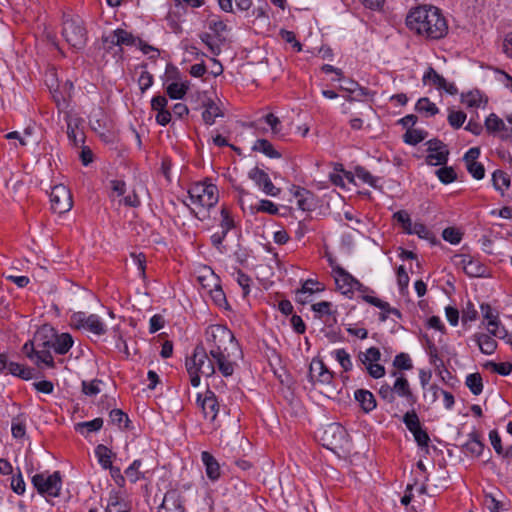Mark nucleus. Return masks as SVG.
<instances>
[{
	"instance_id": "obj_1",
	"label": "nucleus",
	"mask_w": 512,
	"mask_h": 512,
	"mask_svg": "<svg viewBox=\"0 0 512 512\" xmlns=\"http://www.w3.org/2000/svg\"><path fill=\"white\" fill-rule=\"evenodd\" d=\"M206 350L215 359L218 371L224 376H232L235 362L231 360L228 345L239 349V343L232 331L225 325L213 324L205 330Z\"/></svg>"
},
{
	"instance_id": "obj_2",
	"label": "nucleus",
	"mask_w": 512,
	"mask_h": 512,
	"mask_svg": "<svg viewBox=\"0 0 512 512\" xmlns=\"http://www.w3.org/2000/svg\"><path fill=\"white\" fill-rule=\"evenodd\" d=\"M407 27L430 40H438L448 33V24L440 9L435 6H419L406 17Z\"/></svg>"
},
{
	"instance_id": "obj_3",
	"label": "nucleus",
	"mask_w": 512,
	"mask_h": 512,
	"mask_svg": "<svg viewBox=\"0 0 512 512\" xmlns=\"http://www.w3.org/2000/svg\"><path fill=\"white\" fill-rule=\"evenodd\" d=\"M185 365L193 387L199 386L200 375L211 377L215 374L217 367L215 359L209 355L202 344L194 348L192 356L186 359Z\"/></svg>"
},
{
	"instance_id": "obj_4",
	"label": "nucleus",
	"mask_w": 512,
	"mask_h": 512,
	"mask_svg": "<svg viewBox=\"0 0 512 512\" xmlns=\"http://www.w3.org/2000/svg\"><path fill=\"white\" fill-rule=\"evenodd\" d=\"M61 34L67 44L74 50L79 51L86 46L87 30L83 20L79 17L64 15Z\"/></svg>"
},
{
	"instance_id": "obj_5",
	"label": "nucleus",
	"mask_w": 512,
	"mask_h": 512,
	"mask_svg": "<svg viewBox=\"0 0 512 512\" xmlns=\"http://www.w3.org/2000/svg\"><path fill=\"white\" fill-rule=\"evenodd\" d=\"M188 194L193 204L206 209L214 207L219 199L217 186L207 182L194 184Z\"/></svg>"
},
{
	"instance_id": "obj_6",
	"label": "nucleus",
	"mask_w": 512,
	"mask_h": 512,
	"mask_svg": "<svg viewBox=\"0 0 512 512\" xmlns=\"http://www.w3.org/2000/svg\"><path fill=\"white\" fill-rule=\"evenodd\" d=\"M319 439L323 447L336 452L347 443L348 433L341 424L330 423L320 431Z\"/></svg>"
},
{
	"instance_id": "obj_7",
	"label": "nucleus",
	"mask_w": 512,
	"mask_h": 512,
	"mask_svg": "<svg viewBox=\"0 0 512 512\" xmlns=\"http://www.w3.org/2000/svg\"><path fill=\"white\" fill-rule=\"evenodd\" d=\"M70 325L72 328L80 330L85 329L97 336L106 333V325L96 314L87 315L85 312H75L71 315Z\"/></svg>"
},
{
	"instance_id": "obj_8",
	"label": "nucleus",
	"mask_w": 512,
	"mask_h": 512,
	"mask_svg": "<svg viewBox=\"0 0 512 512\" xmlns=\"http://www.w3.org/2000/svg\"><path fill=\"white\" fill-rule=\"evenodd\" d=\"M32 483L39 494L50 497H58L62 485L59 471L46 475L44 473L35 474L32 477Z\"/></svg>"
},
{
	"instance_id": "obj_9",
	"label": "nucleus",
	"mask_w": 512,
	"mask_h": 512,
	"mask_svg": "<svg viewBox=\"0 0 512 512\" xmlns=\"http://www.w3.org/2000/svg\"><path fill=\"white\" fill-rule=\"evenodd\" d=\"M50 202L52 211L60 215L70 211L73 206L71 192L63 184L55 185L52 188Z\"/></svg>"
},
{
	"instance_id": "obj_10",
	"label": "nucleus",
	"mask_w": 512,
	"mask_h": 512,
	"mask_svg": "<svg viewBox=\"0 0 512 512\" xmlns=\"http://www.w3.org/2000/svg\"><path fill=\"white\" fill-rule=\"evenodd\" d=\"M196 106L193 109L203 108L202 119L207 125H212L217 117H223L224 113L220 107L210 98L207 92L196 93Z\"/></svg>"
},
{
	"instance_id": "obj_11",
	"label": "nucleus",
	"mask_w": 512,
	"mask_h": 512,
	"mask_svg": "<svg viewBox=\"0 0 512 512\" xmlns=\"http://www.w3.org/2000/svg\"><path fill=\"white\" fill-rule=\"evenodd\" d=\"M330 266L332 267V274L337 286V290L340 291L343 295L352 298L354 293V285L357 283V279L343 267L339 265H333L331 260Z\"/></svg>"
},
{
	"instance_id": "obj_12",
	"label": "nucleus",
	"mask_w": 512,
	"mask_h": 512,
	"mask_svg": "<svg viewBox=\"0 0 512 512\" xmlns=\"http://www.w3.org/2000/svg\"><path fill=\"white\" fill-rule=\"evenodd\" d=\"M391 376L396 378L393 384L395 397L398 396L404 398L407 404L413 407L417 403V396L413 393L406 376L396 370L391 372Z\"/></svg>"
},
{
	"instance_id": "obj_13",
	"label": "nucleus",
	"mask_w": 512,
	"mask_h": 512,
	"mask_svg": "<svg viewBox=\"0 0 512 512\" xmlns=\"http://www.w3.org/2000/svg\"><path fill=\"white\" fill-rule=\"evenodd\" d=\"M248 177L268 196L276 197L281 192V189L272 183L269 175L259 167L252 168L248 172Z\"/></svg>"
},
{
	"instance_id": "obj_14",
	"label": "nucleus",
	"mask_w": 512,
	"mask_h": 512,
	"mask_svg": "<svg viewBox=\"0 0 512 512\" xmlns=\"http://www.w3.org/2000/svg\"><path fill=\"white\" fill-rule=\"evenodd\" d=\"M422 81L425 85H432L438 90H444L450 95H456L458 93L457 87L453 83H448L433 67H428L423 75Z\"/></svg>"
},
{
	"instance_id": "obj_15",
	"label": "nucleus",
	"mask_w": 512,
	"mask_h": 512,
	"mask_svg": "<svg viewBox=\"0 0 512 512\" xmlns=\"http://www.w3.org/2000/svg\"><path fill=\"white\" fill-rule=\"evenodd\" d=\"M461 264L465 274L469 277H488L490 275L489 268L478 258L470 255L461 256Z\"/></svg>"
},
{
	"instance_id": "obj_16",
	"label": "nucleus",
	"mask_w": 512,
	"mask_h": 512,
	"mask_svg": "<svg viewBox=\"0 0 512 512\" xmlns=\"http://www.w3.org/2000/svg\"><path fill=\"white\" fill-rule=\"evenodd\" d=\"M197 402L202 408L204 418L213 422L219 412V403L215 393L211 390H207L203 399L201 398V394H198Z\"/></svg>"
},
{
	"instance_id": "obj_17",
	"label": "nucleus",
	"mask_w": 512,
	"mask_h": 512,
	"mask_svg": "<svg viewBox=\"0 0 512 512\" xmlns=\"http://www.w3.org/2000/svg\"><path fill=\"white\" fill-rule=\"evenodd\" d=\"M138 39L133 36L132 33L124 29H116L108 36L102 38L103 43L108 45V48L112 46H137Z\"/></svg>"
},
{
	"instance_id": "obj_18",
	"label": "nucleus",
	"mask_w": 512,
	"mask_h": 512,
	"mask_svg": "<svg viewBox=\"0 0 512 512\" xmlns=\"http://www.w3.org/2000/svg\"><path fill=\"white\" fill-rule=\"evenodd\" d=\"M161 510H165V512H184V499L180 491L177 489L168 490L159 506V511Z\"/></svg>"
},
{
	"instance_id": "obj_19",
	"label": "nucleus",
	"mask_w": 512,
	"mask_h": 512,
	"mask_svg": "<svg viewBox=\"0 0 512 512\" xmlns=\"http://www.w3.org/2000/svg\"><path fill=\"white\" fill-rule=\"evenodd\" d=\"M57 336L56 330L50 325H43L34 334L33 340L37 349L53 348V342Z\"/></svg>"
},
{
	"instance_id": "obj_20",
	"label": "nucleus",
	"mask_w": 512,
	"mask_h": 512,
	"mask_svg": "<svg viewBox=\"0 0 512 512\" xmlns=\"http://www.w3.org/2000/svg\"><path fill=\"white\" fill-rule=\"evenodd\" d=\"M317 372V381L322 384H330L334 378V373L330 371L322 360L314 359L310 364L309 375L313 379Z\"/></svg>"
},
{
	"instance_id": "obj_21",
	"label": "nucleus",
	"mask_w": 512,
	"mask_h": 512,
	"mask_svg": "<svg viewBox=\"0 0 512 512\" xmlns=\"http://www.w3.org/2000/svg\"><path fill=\"white\" fill-rule=\"evenodd\" d=\"M201 460L205 466V472L211 481H217L221 477V468L217 459L208 451L201 453Z\"/></svg>"
},
{
	"instance_id": "obj_22",
	"label": "nucleus",
	"mask_w": 512,
	"mask_h": 512,
	"mask_svg": "<svg viewBox=\"0 0 512 512\" xmlns=\"http://www.w3.org/2000/svg\"><path fill=\"white\" fill-rule=\"evenodd\" d=\"M64 120L67 124V136L69 141L74 146H79L80 143L84 142V133L82 131H77L78 121L77 118H72L70 113H65Z\"/></svg>"
},
{
	"instance_id": "obj_23",
	"label": "nucleus",
	"mask_w": 512,
	"mask_h": 512,
	"mask_svg": "<svg viewBox=\"0 0 512 512\" xmlns=\"http://www.w3.org/2000/svg\"><path fill=\"white\" fill-rule=\"evenodd\" d=\"M293 195L297 198V206L302 211H312L314 208V194L303 188L294 186Z\"/></svg>"
},
{
	"instance_id": "obj_24",
	"label": "nucleus",
	"mask_w": 512,
	"mask_h": 512,
	"mask_svg": "<svg viewBox=\"0 0 512 512\" xmlns=\"http://www.w3.org/2000/svg\"><path fill=\"white\" fill-rule=\"evenodd\" d=\"M355 400L359 403L365 413H369L376 408V399L372 392L366 389H358L354 393Z\"/></svg>"
},
{
	"instance_id": "obj_25",
	"label": "nucleus",
	"mask_w": 512,
	"mask_h": 512,
	"mask_svg": "<svg viewBox=\"0 0 512 512\" xmlns=\"http://www.w3.org/2000/svg\"><path fill=\"white\" fill-rule=\"evenodd\" d=\"M73 338L69 333H61L55 336L53 349L59 355L66 354L73 346Z\"/></svg>"
},
{
	"instance_id": "obj_26",
	"label": "nucleus",
	"mask_w": 512,
	"mask_h": 512,
	"mask_svg": "<svg viewBox=\"0 0 512 512\" xmlns=\"http://www.w3.org/2000/svg\"><path fill=\"white\" fill-rule=\"evenodd\" d=\"M463 448L473 456H480L484 450V443L480 440L479 433L476 431L470 433L469 440L464 444Z\"/></svg>"
},
{
	"instance_id": "obj_27",
	"label": "nucleus",
	"mask_w": 512,
	"mask_h": 512,
	"mask_svg": "<svg viewBox=\"0 0 512 512\" xmlns=\"http://www.w3.org/2000/svg\"><path fill=\"white\" fill-rule=\"evenodd\" d=\"M475 340L483 354L491 355L497 349V342L492 338V335L476 334Z\"/></svg>"
},
{
	"instance_id": "obj_28",
	"label": "nucleus",
	"mask_w": 512,
	"mask_h": 512,
	"mask_svg": "<svg viewBox=\"0 0 512 512\" xmlns=\"http://www.w3.org/2000/svg\"><path fill=\"white\" fill-rule=\"evenodd\" d=\"M252 150L255 152H261L269 158L281 157L280 152H278L267 139L256 140L252 146Z\"/></svg>"
},
{
	"instance_id": "obj_29",
	"label": "nucleus",
	"mask_w": 512,
	"mask_h": 512,
	"mask_svg": "<svg viewBox=\"0 0 512 512\" xmlns=\"http://www.w3.org/2000/svg\"><path fill=\"white\" fill-rule=\"evenodd\" d=\"M492 183L494 188L503 195V188L508 189L510 187V176L503 170H495L492 174Z\"/></svg>"
},
{
	"instance_id": "obj_30",
	"label": "nucleus",
	"mask_w": 512,
	"mask_h": 512,
	"mask_svg": "<svg viewBox=\"0 0 512 512\" xmlns=\"http://www.w3.org/2000/svg\"><path fill=\"white\" fill-rule=\"evenodd\" d=\"M332 303L328 301H321L312 305V310L319 314V318L327 315L329 318L326 320L329 325L336 322L335 312L331 310Z\"/></svg>"
},
{
	"instance_id": "obj_31",
	"label": "nucleus",
	"mask_w": 512,
	"mask_h": 512,
	"mask_svg": "<svg viewBox=\"0 0 512 512\" xmlns=\"http://www.w3.org/2000/svg\"><path fill=\"white\" fill-rule=\"evenodd\" d=\"M415 109L419 113H424L427 117L434 116L439 112L435 103L431 102L427 97L420 98L415 105Z\"/></svg>"
},
{
	"instance_id": "obj_32",
	"label": "nucleus",
	"mask_w": 512,
	"mask_h": 512,
	"mask_svg": "<svg viewBox=\"0 0 512 512\" xmlns=\"http://www.w3.org/2000/svg\"><path fill=\"white\" fill-rule=\"evenodd\" d=\"M427 136L428 133L424 130L408 128L403 135V140L406 144L415 146L426 139Z\"/></svg>"
},
{
	"instance_id": "obj_33",
	"label": "nucleus",
	"mask_w": 512,
	"mask_h": 512,
	"mask_svg": "<svg viewBox=\"0 0 512 512\" xmlns=\"http://www.w3.org/2000/svg\"><path fill=\"white\" fill-rule=\"evenodd\" d=\"M95 455L97 456L99 463L104 469L112 468L111 457L113 453L107 446L99 444L95 448Z\"/></svg>"
},
{
	"instance_id": "obj_34",
	"label": "nucleus",
	"mask_w": 512,
	"mask_h": 512,
	"mask_svg": "<svg viewBox=\"0 0 512 512\" xmlns=\"http://www.w3.org/2000/svg\"><path fill=\"white\" fill-rule=\"evenodd\" d=\"M465 384L474 395H480L483 391L482 376L478 372L467 375Z\"/></svg>"
},
{
	"instance_id": "obj_35",
	"label": "nucleus",
	"mask_w": 512,
	"mask_h": 512,
	"mask_svg": "<svg viewBox=\"0 0 512 512\" xmlns=\"http://www.w3.org/2000/svg\"><path fill=\"white\" fill-rule=\"evenodd\" d=\"M208 28L214 33V37L218 42L224 43L226 41V37L223 33L228 30V27L224 21L220 19H211L208 23Z\"/></svg>"
},
{
	"instance_id": "obj_36",
	"label": "nucleus",
	"mask_w": 512,
	"mask_h": 512,
	"mask_svg": "<svg viewBox=\"0 0 512 512\" xmlns=\"http://www.w3.org/2000/svg\"><path fill=\"white\" fill-rule=\"evenodd\" d=\"M189 89L188 82H173L166 88V93L171 99H182Z\"/></svg>"
},
{
	"instance_id": "obj_37",
	"label": "nucleus",
	"mask_w": 512,
	"mask_h": 512,
	"mask_svg": "<svg viewBox=\"0 0 512 512\" xmlns=\"http://www.w3.org/2000/svg\"><path fill=\"white\" fill-rule=\"evenodd\" d=\"M9 373L23 380H30L33 377V369L26 367L17 362L11 361L9 365Z\"/></svg>"
},
{
	"instance_id": "obj_38",
	"label": "nucleus",
	"mask_w": 512,
	"mask_h": 512,
	"mask_svg": "<svg viewBox=\"0 0 512 512\" xmlns=\"http://www.w3.org/2000/svg\"><path fill=\"white\" fill-rule=\"evenodd\" d=\"M111 423L117 425L120 429H129L130 420L128 415L121 409H112L109 413Z\"/></svg>"
},
{
	"instance_id": "obj_39",
	"label": "nucleus",
	"mask_w": 512,
	"mask_h": 512,
	"mask_svg": "<svg viewBox=\"0 0 512 512\" xmlns=\"http://www.w3.org/2000/svg\"><path fill=\"white\" fill-rule=\"evenodd\" d=\"M381 353L377 347H370L365 352H359L358 359L363 365L376 363L380 360Z\"/></svg>"
},
{
	"instance_id": "obj_40",
	"label": "nucleus",
	"mask_w": 512,
	"mask_h": 512,
	"mask_svg": "<svg viewBox=\"0 0 512 512\" xmlns=\"http://www.w3.org/2000/svg\"><path fill=\"white\" fill-rule=\"evenodd\" d=\"M504 127V121L494 113H491L485 120V128L488 133L494 134L501 132Z\"/></svg>"
},
{
	"instance_id": "obj_41",
	"label": "nucleus",
	"mask_w": 512,
	"mask_h": 512,
	"mask_svg": "<svg viewBox=\"0 0 512 512\" xmlns=\"http://www.w3.org/2000/svg\"><path fill=\"white\" fill-rule=\"evenodd\" d=\"M449 150L429 152L426 156V163L431 166L446 165L448 162Z\"/></svg>"
},
{
	"instance_id": "obj_42",
	"label": "nucleus",
	"mask_w": 512,
	"mask_h": 512,
	"mask_svg": "<svg viewBox=\"0 0 512 512\" xmlns=\"http://www.w3.org/2000/svg\"><path fill=\"white\" fill-rule=\"evenodd\" d=\"M333 355L345 372L352 370V361L350 355L345 349H337L333 352Z\"/></svg>"
},
{
	"instance_id": "obj_43",
	"label": "nucleus",
	"mask_w": 512,
	"mask_h": 512,
	"mask_svg": "<svg viewBox=\"0 0 512 512\" xmlns=\"http://www.w3.org/2000/svg\"><path fill=\"white\" fill-rule=\"evenodd\" d=\"M403 423L405 424L406 428L413 432L419 428H421V423L419 420V417L414 409L407 411L403 416Z\"/></svg>"
},
{
	"instance_id": "obj_44",
	"label": "nucleus",
	"mask_w": 512,
	"mask_h": 512,
	"mask_svg": "<svg viewBox=\"0 0 512 512\" xmlns=\"http://www.w3.org/2000/svg\"><path fill=\"white\" fill-rule=\"evenodd\" d=\"M127 503L120 501L117 494L111 495L105 512H129Z\"/></svg>"
},
{
	"instance_id": "obj_45",
	"label": "nucleus",
	"mask_w": 512,
	"mask_h": 512,
	"mask_svg": "<svg viewBox=\"0 0 512 512\" xmlns=\"http://www.w3.org/2000/svg\"><path fill=\"white\" fill-rule=\"evenodd\" d=\"M426 349L429 355L430 363L436 367H443L444 362L438 355V349L428 337H426Z\"/></svg>"
},
{
	"instance_id": "obj_46",
	"label": "nucleus",
	"mask_w": 512,
	"mask_h": 512,
	"mask_svg": "<svg viewBox=\"0 0 512 512\" xmlns=\"http://www.w3.org/2000/svg\"><path fill=\"white\" fill-rule=\"evenodd\" d=\"M436 175L443 184H450L457 179L455 170L448 166H444L436 170Z\"/></svg>"
},
{
	"instance_id": "obj_47",
	"label": "nucleus",
	"mask_w": 512,
	"mask_h": 512,
	"mask_svg": "<svg viewBox=\"0 0 512 512\" xmlns=\"http://www.w3.org/2000/svg\"><path fill=\"white\" fill-rule=\"evenodd\" d=\"M393 366L398 370H411L413 368L412 360L409 354L401 352L393 360Z\"/></svg>"
},
{
	"instance_id": "obj_48",
	"label": "nucleus",
	"mask_w": 512,
	"mask_h": 512,
	"mask_svg": "<svg viewBox=\"0 0 512 512\" xmlns=\"http://www.w3.org/2000/svg\"><path fill=\"white\" fill-rule=\"evenodd\" d=\"M201 41L208 47L213 55H219L221 53V44L217 40H214L212 35L209 33H202L200 35Z\"/></svg>"
},
{
	"instance_id": "obj_49",
	"label": "nucleus",
	"mask_w": 512,
	"mask_h": 512,
	"mask_svg": "<svg viewBox=\"0 0 512 512\" xmlns=\"http://www.w3.org/2000/svg\"><path fill=\"white\" fill-rule=\"evenodd\" d=\"M487 329L490 335L499 339H506L508 336V331L505 329V327L501 326L500 321H489L487 323Z\"/></svg>"
},
{
	"instance_id": "obj_50",
	"label": "nucleus",
	"mask_w": 512,
	"mask_h": 512,
	"mask_svg": "<svg viewBox=\"0 0 512 512\" xmlns=\"http://www.w3.org/2000/svg\"><path fill=\"white\" fill-rule=\"evenodd\" d=\"M220 214L221 231H225V234H227L231 229L235 227V221L226 207H222Z\"/></svg>"
},
{
	"instance_id": "obj_51",
	"label": "nucleus",
	"mask_w": 512,
	"mask_h": 512,
	"mask_svg": "<svg viewBox=\"0 0 512 512\" xmlns=\"http://www.w3.org/2000/svg\"><path fill=\"white\" fill-rule=\"evenodd\" d=\"M355 175L362 180L364 183H367L371 187H376V183L378 179L374 177L368 170H366L362 166H356L355 167Z\"/></svg>"
},
{
	"instance_id": "obj_52",
	"label": "nucleus",
	"mask_w": 512,
	"mask_h": 512,
	"mask_svg": "<svg viewBox=\"0 0 512 512\" xmlns=\"http://www.w3.org/2000/svg\"><path fill=\"white\" fill-rule=\"evenodd\" d=\"M414 436V439L417 443V445L421 448H425L426 450V453L429 452L428 450V447H429V442H430V437L427 433L426 430H424L422 427L411 432Z\"/></svg>"
},
{
	"instance_id": "obj_53",
	"label": "nucleus",
	"mask_w": 512,
	"mask_h": 512,
	"mask_svg": "<svg viewBox=\"0 0 512 512\" xmlns=\"http://www.w3.org/2000/svg\"><path fill=\"white\" fill-rule=\"evenodd\" d=\"M393 218L401 224L403 231L405 233L410 232V228L412 225V220L410 215L405 210H400L394 213Z\"/></svg>"
},
{
	"instance_id": "obj_54",
	"label": "nucleus",
	"mask_w": 512,
	"mask_h": 512,
	"mask_svg": "<svg viewBox=\"0 0 512 512\" xmlns=\"http://www.w3.org/2000/svg\"><path fill=\"white\" fill-rule=\"evenodd\" d=\"M11 431L14 438H22L24 437L26 433L25 423L23 419H21V416L18 415L17 417H14L12 419L11 423Z\"/></svg>"
},
{
	"instance_id": "obj_55",
	"label": "nucleus",
	"mask_w": 512,
	"mask_h": 512,
	"mask_svg": "<svg viewBox=\"0 0 512 512\" xmlns=\"http://www.w3.org/2000/svg\"><path fill=\"white\" fill-rule=\"evenodd\" d=\"M35 357L37 358V365H39L40 363H44L49 368H54L55 362L50 352V349H38Z\"/></svg>"
},
{
	"instance_id": "obj_56",
	"label": "nucleus",
	"mask_w": 512,
	"mask_h": 512,
	"mask_svg": "<svg viewBox=\"0 0 512 512\" xmlns=\"http://www.w3.org/2000/svg\"><path fill=\"white\" fill-rule=\"evenodd\" d=\"M482 100H483L482 94L478 90L470 91L467 94L463 95V102L468 107L477 108L481 105Z\"/></svg>"
},
{
	"instance_id": "obj_57",
	"label": "nucleus",
	"mask_w": 512,
	"mask_h": 512,
	"mask_svg": "<svg viewBox=\"0 0 512 512\" xmlns=\"http://www.w3.org/2000/svg\"><path fill=\"white\" fill-rule=\"evenodd\" d=\"M442 237L445 241L455 245L460 243L462 234L454 227H447L443 230Z\"/></svg>"
},
{
	"instance_id": "obj_58",
	"label": "nucleus",
	"mask_w": 512,
	"mask_h": 512,
	"mask_svg": "<svg viewBox=\"0 0 512 512\" xmlns=\"http://www.w3.org/2000/svg\"><path fill=\"white\" fill-rule=\"evenodd\" d=\"M362 299L367 302L370 305H373L379 309L382 310V312L389 313L390 310H392L393 307L390 306L388 302H385L377 297L370 296V295H363Z\"/></svg>"
},
{
	"instance_id": "obj_59",
	"label": "nucleus",
	"mask_w": 512,
	"mask_h": 512,
	"mask_svg": "<svg viewBox=\"0 0 512 512\" xmlns=\"http://www.w3.org/2000/svg\"><path fill=\"white\" fill-rule=\"evenodd\" d=\"M466 120V114L463 111L450 110L448 122L454 129H459Z\"/></svg>"
},
{
	"instance_id": "obj_60",
	"label": "nucleus",
	"mask_w": 512,
	"mask_h": 512,
	"mask_svg": "<svg viewBox=\"0 0 512 512\" xmlns=\"http://www.w3.org/2000/svg\"><path fill=\"white\" fill-rule=\"evenodd\" d=\"M407 234H416L419 238L429 240L432 236L430 230L423 223H412L410 232Z\"/></svg>"
},
{
	"instance_id": "obj_61",
	"label": "nucleus",
	"mask_w": 512,
	"mask_h": 512,
	"mask_svg": "<svg viewBox=\"0 0 512 512\" xmlns=\"http://www.w3.org/2000/svg\"><path fill=\"white\" fill-rule=\"evenodd\" d=\"M486 367H491L493 372L502 376H507L512 372V364L508 362L495 363L492 361L487 362Z\"/></svg>"
},
{
	"instance_id": "obj_62",
	"label": "nucleus",
	"mask_w": 512,
	"mask_h": 512,
	"mask_svg": "<svg viewBox=\"0 0 512 512\" xmlns=\"http://www.w3.org/2000/svg\"><path fill=\"white\" fill-rule=\"evenodd\" d=\"M102 383L99 379H94L90 382L82 381V392L87 396H94L100 392L99 384Z\"/></svg>"
},
{
	"instance_id": "obj_63",
	"label": "nucleus",
	"mask_w": 512,
	"mask_h": 512,
	"mask_svg": "<svg viewBox=\"0 0 512 512\" xmlns=\"http://www.w3.org/2000/svg\"><path fill=\"white\" fill-rule=\"evenodd\" d=\"M236 281L241 286L243 290V295L247 296L250 292V283L251 278L246 273H244L242 270L237 269L236 271Z\"/></svg>"
},
{
	"instance_id": "obj_64",
	"label": "nucleus",
	"mask_w": 512,
	"mask_h": 512,
	"mask_svg": "<svg viewBox=\"0 0 512 512\" xmlns=\"http://www.w3.org/2000/svg\"><path fill=\"white\" fill-rule=\"evenodd\" d=\"M141 466V460H134L132 464L125 470L126 476L130 479L131 482L135 483L138 481L142 475L138 471Z\"/></svg>"
}]
</instances>
